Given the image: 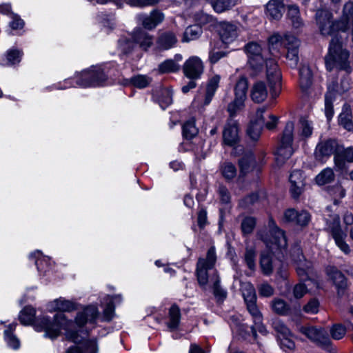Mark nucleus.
Wrapping results in <instances>:
<instances>
[{
	"mask_svg": "<svg viewBox=\"0 0 353 353\" xmlns=\"http://www.w3.org/2000/svg\"><path fill=\"white\" fill-rule=\"evenodd\" d=\"M315 16L319 32L324 37H339L338 32H345L350 28L353 34V3L344 5L340 21H334L332 14L326 10H318Z\"/></svg>",
	"mask_w": 353,
	"mask_h": 353,
	"instance_id": "obj_1",
	"label": "nucleus"
},
{
	"mask_svg": "<svg viewBox=\"0 0 353 353\" xmlns=\"http://www.w3.org/2000/svg\"><path fill=\"white\" fill-rule=\"evenodd\" d=\"M349 52L343 48L339 37L332 38L328 53L325 57L326 68L332 70L334 68L350 72Z\"/></svg>",
	"mask_w": 353,
	"mask_h": 353,
	"instance_id": "obj_2",
	"label": "nucleus"
},
{
	"mask_svg": "<svg viewBox=\"0 0 353 353\" xmlns=\"http://www.w3.org/2000/svg\"><path fill=\"white\" fill-rule=\"evenodd\" d=\"M72 321L66 319L64 314L57 313L52 321L47 317L39 319L35 324V327L38 331H44L45 336L50 339H55L59 334L61 330L69 329Z\"/></svg>",
	"mask_w": 353,
	"mask_h": 353,
	"instance_id": "obj_3",
	"label": "nucleus"
},
{
	"mask_svg": "<svg viewBox=\"0 0 353 353\" xmlns=\"http://www.w3.org/2000/svg\"><path fill=\"white\" fill-rule=\"evenodd\" d=\"M294 125L292 122L288 121L286 123L274 152L275 159L278 164H283L294 153Z\"/></svg>",
	"mask_w": 353,
	"mask_h": 353,
	"instance_id": "obj_4",
	"label": "nucleus"
},
{
	"mask_svg": "<svg viewBox=\"0 0 353 353\" xmlns=\"http://www.w3.org/2000/svg\"><path fill=\"white\" fill-rule=\"evenodd\" d=\"M301 333L307 337L321 348L331 352L333 350L332 341L327 330L322 327L303 326L299 329Z\"/></svg>",
	"mask_w": 353,
	"mask_h": 353,
	"instance_id": "obj_5",
	"label": "nucleus"
},
{
	"mask_svg": "<svg viewBox=\"0 0 353 353\" xmlns=\"http://www.w3.org/2000/svg\"><path fill=\"white\" fill-rule=\"evenodd\" d=\"M248 89V79L244 76L240 77L234 87V99L228 105L227 110L231 117H234L238 111L244 108Z\"/></svg>",
	"mask_w": 353,
	"mask_h": 353,
	"instance_id": "obj_6",
	"label": "nucleus"
},
{
	"mask_svg": "<svg viewBox=\"0 0 353 353\" xmlns=\"http://www.w3.org/2000/svg\"><path fill=\"white\" fill-rule=\"evenodd\" d=\"M216 256L214 247L207 252L206 258H199L196 264V276L200 285L205 286L209 281L208 271L212 270L216 263Z\"/></svg>",
	"mask_w": 353,
	"mask_h": 353,
	"instance_id": "obj_7",
	"label": "nucleus"
},
{
	"mask_svg": "<svg viewBox=\"0 0 353 353\" xmlns=\"http://www.w3.org/2000/svg\"><path fill=\"white\" fill-rule=\"evenodd\" d=\"M327 224L337 246L345 254H349L350 252V248L344 241L346 237V234L343 232L341 228L339 216L338 214L330 216L327 219Z\"/></svg>",
	"mask_w": 353,
	"mask_h": 353,
	"instance_id": "obj_8",
	"label": "nucleus"
},
{
	"mask_svg": "<svg viewBox=\"0 0 353 353\" xmlns=\"http://www.w3.org/2000/svg\"><path fill=\"white\" fill-rule=\"evenodd\" d=\"M266 76L273 97H276L281 88V73L276 63L273 59H267Z\"/></svg>",
	"mask_w": 353,
	"mask_h": 353,
	"instance_id": "obj_9",
	"label": "nucleus"
},
{
	"mask_svg": "<svg viewBox=\"0 0 353 353\" xmlns=\"http://www.w3.org/2000/svg\"><path fill=\"white\" fill-rule=\"evenodd\" d=\"M245 49L252 69L256 72L261 71L263 64L267 60L263 57V50L261 46L256 42H250L245 46Z\"/></svg>",
	"mask_w": 353,
	"mask_h": 353,
	"instance_id": "obj_10",
	"label": "nucleus"
},
{
	"mask_svg": "<svg viewBox=\"0 0 353 353\" xmlns=\"http://www.w3.org/2000/svg\"><path fill=\"white\" fill-rule=\"evenodd\" d=\"M183 70L186 77L190 79H197L203 74L204 65L199 57L194 56L185 61Z\"/></svg>",
	"mask_w": 353,
	"mask_h": 353,
	"instance_id": "obj_11",
	"label": "nucleus"
},
{
	"mask_svg": "<svg viewBox=\"0 0 353 353\" xmlns=\"http://www.w3.org/2000/svg\"><path fill=\"white\" fill-rule=\"evenodd\" d=\"M270 228V234L271 239L261 236L262 240L268 245L269 243L274 244L279 249H284L287 246V240L284 232L280 230L276 225L274 221L272 219L269 221L268 224Z\"/></svg>",
	"mask_w": 353,
	"mask_h": 353,
	"instance_id": "obj_12",
	"label": "nucleus"
},
{
	"mask_svg": "<svg viewBox=\"0 0 353 353\" xmlns=\"http://www.w3.org/2000/svg\"><path fill=\"white\" fill-rule=\"evenodd\" d=\"M245 303L249 313L254 319V325L251 327L254 338L256 337V331L263 334H266V328L262 323L263 316L256 305V300L249 301Z\"/></svg>",
	"mask_w": 353,
	"mask_h": 353,
	"instance_id": "obj_13",
	"label": "nucleus"
},
{
	"mask_svg": "<svg viewBox=\"0 0 353 353\" xmlns=\"http://www.w3.org/2000/svg\"><path fill=\"white\" fill-rule=\"evenodd\" d=\"M230 115L223 130V140L228 145H234L239 140V126L237 121Z\"/></svg>",
	"mask_w": 353,
	"mask_h": 353,
	"instance_id": "obj_14",
	"label": "nucleus"
},
{
	"mask_svg": "<svg viewBox=\"0 0 353 353\" xmlns=\"http://www.w3.org/2000/svg\"><path fill=\"white\" fill-rule=\"evenodd\" d=\"M326 272L329 279L335 285L338 295L340 296L343 295L347 288V281L344 274L333 266L328 267Z\"/></svg>",
	"mask_w": 353,
	"mask_h": 353,
	"instance_id": "obj_15",
	"label": "nucleus"
},
{
	"mask_svg": "<svg viewBox=\"0 0 353 353\" xmlns=\"http://www.w3.org/2000/svg\"><path fill=\"white\" fill-rule=\"evenodd\" d=\"M310 214L305 210L296 211L294 209H288L284 213V219L287 222L292 223L300 226H305L310 221Z\"/></svg>",
	"mask_w": 353,
	"mask_h": 353,
	"instance_id": "obj_16",
	"label": "nucleus"
},
{
	"mask_svg": "<svg viewBox=\"0 0 353 353\" xmlns=\"http://www.w3.org/2000/svg\"><path fill=\"white\" fill-rule=\"evenodd\" d=\"M239 28L233 23L223 22L219 26V34L225 43L232 42L238 36Z\"/></svg>",
	"mask_w": 353,
	"mask_h": 353,
	"instance_id": "obj_17",
	"label": "nucleus"
},
{
	"mask_svg": "<svg viewBox=\"0 0 353 353\" xmlns=\"http://www.w3.org/2000/svg\"><path fill=\"white\" fill-rule=\"evenodd\" d=\"M290 192L294 199H297L305 186L304 177L300 170L293 171L290 176Z\"/></svg>",
	"mask_w": 353,
	"mask_h": 353,
	"instance_id": "obj_18",
	"label": "nucleus"
},
{
	"mask_svg": "<svg viewBox=\"0 0 353 353\" xmlns=\"http://www.w3.org/2000/svg\"><path fill=\"white\" fill-rule=\"evenodd\" d=\"M268 95V91L265 83L262 81L254 83L251 88L250 96L255 103L264 101Z\"/></svg>",
	"mask_w": 353,
	"mask_h": 353,
	"instance_id": "obj_19",
	"label": "nucleus"
},
{
	"mask_svg": "<svg viewBox=\"0 0 353 353\" xmlns=\"http://www.w3.org/2000/svg\"><path fill=\"white\" fill-rule=\"evenodd\" d=\"M339 151V149L336 142L334 140H327L320 143L317 145L316 154L317 156L325 157H330L335 152H336V154H338Z\"/></svg>",
	"mask_w": 353,
	"mask_h": 353,
	"instance_id": "obj_20",
	"label": "nucleus"
},
{
	"mask_svg": "<svg viewBox=\"0 0 353 353\" xmlns=\"http://www.w3.org/2000/svg\"><path fill=\"white\" fill-rule=\"evenodd\" d=\"M284 11L283 0H270L266 5V13L274 19H279Z\"/></svg>",
	"mask_w": 353,
	"mask_h": 353,
	"instance_id": "obj_21",
	"label": "nucleus"
},
{
	"mask_svg": "<svg viewBox=\"0 0 353 353\" xmlns=\"http://www.w3.org/2000/svg\"><path fill=\"white\" fill-rule=\"evenodd\" d=\"M312 84V73L307 65H303L299 70V86L303 92H307Z\"/></svg>",
	"mask_w": 353,
	"mask_h": 353,
	"instance_id": "obj_22",
	"label": "nucleus"
},
{
	"mask_svg": "<svg viewBox=\"0 0 353 353\" xmlns=\"http://www.w3.org/2000/svg\"><path fill=\"white\" fill-rule=\"evenodd\" d=\"M163 14L158 10H153L150 15L142 18V24L145 28L152 30L163 20Z\"/></svg>",
	"mask_w": 353,
	"mask_h": 353,
	"instance_id": "obj_23",
	"label": "nucleus"
},
{
	"mask_svg": "<svg viewBox=\"0 0 353 353\" xmlns=\"http://www.w3.org/2000/svg\"><path fill=\"white\" fill-rule=\"evenodd\" d=\"M272 310L276 314L288 316L291 314L290 305L281 298H274L270 302Z\"/></svg>",
	"mask_w": 353,
	"mask_h": 353,
	"instance_id": "obj_24",
	"label": "nucleus"
},
{
	"mask_svg": "<svg viewBox=\"0 0 353 353\" xmlns=\"http://www.w3.org/2000/svg\"><path fill=\"white\" fill-rule=\"evenodd\" d=\"M177 39L173 32H166L159 37L157 43L159 48L168 50L173 47Z\"/></svg>",
	"mask_w": 353,
	"mask_h": 353,
	"instance_id": "obj_25",
	"label": "nucleus"
},
{
	"mask_svg": "<svg viewBox=\"0 0 353 353\" xmlns=\"http://www.w3.org/2000/svg\"><path fill=\"white\" fill-rule=\"evenodd\" d=\"M220 79V76L216 74L209 79L206 86L204 105H208L211 102L219 87Z\"/></svg>",
	"mask_w": 353,
	"mask_h": 353,
	"instance_id": "obj_26",
	"label": "nucleus"
},
{
	"mask_svg": "<svg viewBox=\"0 0 353 353\" xmlns=\"http://www.w3.org/2000/svg\"><path fill=\"white\" fill-rule=\"evenodd\" d=\"M240 0H212L211 5L217 13H222L232 9Z\"/></svg>",
	"mask_w": 353,
	"mask_h": 353,
	"instance_id": "obj_27",
	"label": "nucleus"
},
{
	"mask_svg": "<svg viewBox=\"0 0 353 353\" xmlns=\"http://www.w3.org/2000/svg\"><path fill=\"white\" fill-rule=\"evenodd\" d=\"M339 124L348 131L353 130L352 112L349 105H345L339 118Z\"/></svg>",
	"mask_w": 353,
	"mask_h": 353,
	"instance_id": "obj_28",
	"label": "nucleus"
},
{
	"mask_svg": "<svg viewBox=\"0 0 353 353\" xmlns=\"http://www.w3.org/2000/svg\"><path fill=\"white\" fill-rule=\"evenodd\" d=\"M288 18L290 20L292 25L295 28H299L303 25L302 19L300 17L299 9L297 6L292 5L288 7Z\"/></svg>",
	"mask_w": 353,
	"mask_h": 353,
	"instance_id": "obj_29",
	"label": "nucleus"
},
{
	"mask_svg": "<svg viewBox=\"0 0 353 353\" xmlns=\"http://www.w3.org/2000/svg\"><path fill=\"white\" fill-rule=\"evenodd\" d=\"M134 39L144 50L150 48L153 43L152 36L143 31L137 32L134 36Z\"/></svg>",
	"mask_w": 353,
	"mask_h": 353,
	"instance_id": "obj_30",
	"label": "nucleus"
},
{
	"mask_svg": "<svg viewBox=\"0 0 353 353\" xmlns=\"http://www.w3.org/2000/svg\"><path fill=\"white\" fill-rule=\"evenodd\" d=\"M260 267L263 273L265 275H270L272 272V254L270 252L261 253Z\"/></svg>",
	"mask_w": 353,
	"mask_h": 353,
	"instance_id": "obj_31",
	"label": "nucleus"
},
{
	"mask_svg": "<svg viewBox=\"0 0 353 353\" xmlns=\"http://www.w3.org/2000/svg\"><path fill=\"white\" fill-rule=\"evenodd\" d=\"M241 290L244 298L245 302L256 300L255 289L250 282H243L241 283Z\"/></svg>",
	"mask_w": 353,
	"mask_h": 353,
	"instance_id": "obj_32",
	"label": "nucleus"
},
{
	"mask_svg": "<svg viewBox=\"0 0 353 353\" xmlns=\"http://www.w3.org/2000/svg\"><path fill=\"white\" fill-rule=\"evenodd\" d=\"M301 262L296 265L297 274L303 281H311L309 279V275L312 273V263L306 260H302Z\"/></svg>",
	"mask_w": 353,
	"mask_h": 353,
	"instance_id": "obj_33",
	"label": "nucleus"
},
{
	"mask_svg": "<svg viewBox=\"0 0 353 353\" xmlns=\"http://www.w3.org/2000/svg\"><path fill=\"white\" fill-rule=\"evenodd\" d=\"M97 347L95 341H87L82 347H74L68 349L66 353H97Z\"/></svg>",
	"mask_w": 353,
	"mask_h": 353,
	"instance_id": "obj_34",
	"label": "nucleus"
},
{
	"mask_svg": "<svg viewBox=\"0 0 353 353\" xmlns=\"http://www.w3.org/2000/svg\"><path fill=\"white\" fill-rule=\"evenodd\" d=\"M241 172L243 174L248 172L255 163L253 154L249 153L243 157L239 161Z\"/></svg>",
	"mask_w": 353,
	"mask_h": 353,
	"instance_id": "obj_35",
	"label": "nucleus"
},
{
	"mask_svg": "<svg viewBox=\"0 0 353 353\" xmlns=\"http://www.w3.org/2000/svg\"><path fill=\"white\" fill-rule=\"evenodd\" d=\"M169 316L170 322L168 323V326L170 329H176L179 324L181 318L180 309L177 305H173L170 307Z\"/></svg>",
	"mask_w": 353,
	"mask_h": 353,
	"instance_id": "obj_36",
	"label": "nucleus"
},
{
	"mask_svg": "<svg viewBox=\"0 0 353 353\" xmlns=\"http://www.w3.org/2000/svg\"><path fill=\"white\" fill-rule=\"evenodd\" d=\"M210 281L213 282V292L214 295L219 300H223L226 297L227 292L220 286V279L216 274L214 272L211 276Z\"/></svg>",
	"mask_w": 353,
	"mask_h": 353,
	"instance_id": "obj_37",
	"label": "nucleus"
},
{
	"mask_svg": "<svg viewBox=\"0 0 353 353\" xmlns=\"http://www.w3.org/2000/svg\"><path fill=\"white\" fill-rule=\"evenodd\" d=\"M334 179L333 170L331 168H325L316 176V181L319 185H323L332 182Z\"/></svg>",
	"mask_w": 353,
	"mask_h": 353,
	"instance_id": "obj_38",
	"label": "nucleus"
},
{
	"mask_svg": "<svg viewBox=\"0 0 353 353\" xmlns=\"http://www.w3.org/2000/svg\"><path fill=\"white\" fill-rule=\"evenodd\" d=\"M256 223L255 218L252 216H245L243 218L241 224V228L243 235L250 234L256 226Z\"/></svg>",
	"mask_w": 353,
	"mask_h": 353,
	"instance_id": "obj_39",
	"label": "nucleus"
},
{
	"mask_svg": "<svg viewBox=\"0 0 353 353\" xmlns=\"http://www.w3.org/2000/svg\"><path fill=\"white\" fill-rule=\"evenodd\" d=\"M35 310L31 307H26L19 314V320L23 325H30L33 322Z\"/></svg>",
	"mask_w": 353,
	"mask_h": 353,
	"instance_id": "obj_40",
	"label": "nucleus"
},
{
	"mask_svg": "<svg viewBox=\"0 0 353 353\" xmlns=\"http://www.w3.org/2000/svg\"><path fill=\"white\" fill-rule=\"evenodd\" d=\"M272 327L275 332L278 334V338L279 339V336L284 337L286 336H292V333L288 329V327L285 325V323L279 320V319H275L272 322Z\"/></svg>",
	"mask_w": 353,
	"mask_h": 353,
	"instance_id": "obj_41",
	"label": "nucleus"
},
{
	"mask_svg": "<svg viewBox=\"0 0 353 353\" xmlns=\"http://www.w3.org/2000/svg\"><path fill=\"white\" fill-rule=\"evenodd\" d=\"M263 128V123L261 122L260 123H255L251 121L247 130L248 136L253 141H257L261 136Z\"/></svg>",
	"mask_w": 353,
	"mask_h": 353,
	"instance_id": "obj_42",
	"label": "nucleus"
},
{
	"mask_svg": "<svg viewBox=\"0 0 353 353\" xmlns=\"http://www.w3.org/2000/svg\"><path fill=\"white\" fill-rule=\"evenodd\" d=\"M179 65L172 59L165 61L159 66V70L161 73L176 72L179 70Z\"/></svg>",
	"mask_w": 353,
	"mask_h": 353,
	"instance_id": "obj_43",
	"label": "nucleus"
},
{
	"mask_svg": "<svg viewBox=\"0 0 353 353\" xmlns=\"http://www.w3.org/2000/svg\"><path fill=\"white\" fill-rule=\"evenodd\" d=\"M159 102L163 109H165L172 103V93L168 88H163L161 90V95L159 97Z\"/></svg>",
	"mask_w": 353,
	"mask_h": 353,
	"instance_id": "obj_44",
	"label": "nucleus"
},
{
	"mask_svg": "<svg viewBox=\"0 0 353 353\" xmlns=\"http://www.w3.org/2000/svg\"><path fill=\"white\" fill-rule=\"evenodd\" d=\"M283 46L289 50L299 49L300 46V41L294 36L290 34H285L283 35Z\"/></svg>",
	"mask_w": 353,
	"mask_h": 353,
	"instance_id": "obj_45",
	"label": "nucleus"
},
{
	"mask_svg": "<svg viewBox=\"0 0 353 353\" xmlns=\"http://www.w3.org/2000/svg\"><path fill=\"white\" fill-rule=\"evenodd\" d=\"M198 133L194 121H188L183 126V134L187 139H191Z\"/></svg>",
	"mask_w": 353,
	"mask_h": 353,
	"instance_id": "obj_46",
	"label": "nucleus"
},
{
	"mask_svg": "<svg viewBox=\"0 0 353 353\" xmlns=\"http://www.w3.org/2000/svg\"><path fill=\"white\" fill-rule=\"evenodd\" d=\"M151 78L145 75H137L130 79V83L138 88H144L151 82Z\"/></svg>",
	"mask_w": 353,
	"mask_h": 353,
	"instance_id": "obj_47",
	"label": "nucleus"
},
{
	"mask_svg": "<svg viewBox=\"0 0 353 353\" xmlns=\"http://www.w3.org/2000/svg\"><path fill=\"white\" fill-rule=\"evenodd\" d=\"M286 59L287 63L290 68H296L298 63L299 61V49L290 48L289 50H287Z\"/></svg>",
	"mask_w": 353,
	"mask_h": 353,
	"instance_id": "obj_48",
	"label": "nucleus"
},
{
	"mask_svg": "<svg viewBox=\"0 0 353 353\" xmlns=\"http://www.w3.org/2000/svg\"><path fill=\"white\" fill-rule=\"evenodd\" d=\"M256 252L254 248L247 247L244 255V261L248 268L251 270H255Z\"/></svg>",
	"mask_w": 353,
	"mask_h": 353,
	"instance_id": "obj_49",
	"label": "nucleus"
},
{
	"mask_svg": "<svg viewBox=\"0 0 353 353\" xmlns=\"http://www.w3.org/2000/svg\"><path fill=\"white\" fill-rule=\"evenodd\" d=\"M55 309L62 312H70L75 309L74 304L68 300L57 299L54 301Z\"/></svg>",
	"mask_w": 353,
	"mask_h": 353,
	"instance_id": "obj_50",
	"label": "nucleus"
},
{
	"mask_svg": "<svg viewBox=\"0 0 353 353\" xmlns=\"http://www.w3.org/2000/svg\"><path fill=\"white\" fill-rule=\"evenodd\" d=\"M300 135L303 138H307L310 137L313 130L311 123L305 118H301L300 119Z\"/></svg>",
	"mask_w": 353,
	"mask_h": 353,
	"instance_id": "obj_51",
	"label": "nucleus"
},
{
	"mask_svg": "<svg viewBox=\"0 0 353 353\" xmlns=\"http://www.w3.org/2000/svg\"><path fill=\"white\" fill-rule=\"evenodd\" d=\"M201 32V29L197 26L188 27L184 33V40L189 41L198 38Z\"/></svg>",
	"mask_w": 353,
	"mask_h": 353,
	"instance_id": "obj_52",
	"label": "nucleus"
},
{
	"mask_svg": "<svg viewBox=\"0 0 353 353\" xmlns=\"http://www.w3.org/2000/svg\"><path fill=\"white\" fill-rule=\"evenodd\" d=\"M330 332L333 339L340 340L345 335L346 329L341 324H335L330 328Z\"/></svg>",
	"mask_w": 353,
	"mask_h": 353,
	"instance_id": "obj_53",
	"label": "nucleus"
},
{
	"mask_svg": "<svg viewBox=\"0 0 353 353\" xmlns=\"http://www.w3.org/2000/svg\"><path fill=\"white\" fill-rule=\"evenodd\" d=\"M128 5L133 7L152 6L158 3L159 0H123Z\"/></svg>",
	"mask_w": 353,
	"mask_h": 353,
	"instance_id": "obj_54",
	"label": "nucleus"
},
{
	"mask_svg": "<svg viewBox=\"0 0 353 353\" xmlns=\"http://www.w3.org/2000/svg\"><path fill=\"white\" fill-rule=\"evenodd\" d=\"M221 172L223 176L227 179H233L236 174V169L235 166L229 162L223 163L221 167Z\"/></svg>",
	"mask_w": 353,
	"mask_h": 353,
	"instance_id": "obj_55",
	"label": "nucleus"
},
{
	"mask_svg": "<svg viewBox=\"0 0 353 353\" xmlns=\"http://www.w3.org/2000/svg\"><path fill=\"white\" fill-rule=\"evenodd\" d=\"M91 77H92V81L85 83H82V84H81V85L87 87V86L92 85V84H94L95 83H101L106 79L105 75L100 70H96L92 74H91Z\"/></svg>",
	"mask_w": 353,
	"mask_h": 353,
	"instance_id": "obj_56",
	"label": "nucleus"
},
{
	"mask_svg": "<svg viewBox=\"0 0 353 353\" xmlns=\"http://www.w3.org/2000/svg\"><path fill=\"white\" fill-rule=\"evenodd\" d=\"M259 294L261 296L270 297L274 293V290L268 283H263L257 286Z\"/></svg>",
	"mask_w": 353,
	"mask_h": 353,
	"instance_id": "obj_57",
	"label": "nucleus"
},
{
	"mask_svg": "<svg viewBox=\"0 0 353 353\" xmlns=\"http://www.w3.org/2000/svg\"><path fill=\"white\" fill-rule=\"evenodd\" d=\"M134 43L126 38H121L119 40V48L124 54L130 52L134 48Z\"/></svg>",
	"mask_w": 353,
	"mask_h": 353,
	"instance_id": "obj_58",
	"label": "nucleus"
},
{
	"mask_svg": "<svg viewBox=\"0 0 353 353\" xmlns=\"http://www.w3.org/2000/svg\"><path fill=\"white\" fill-rule=\"evenodd\" d=\"M341 157L348 162L353 161V148L350 147L339 151V154L335 156V161L337 162L338 158Z\"/></svg>",
	"mask_w": 353,
	"mask_h": 353,
	"instance_id": "obj_59",
	"label": "nucleus"
},
{
	"mask_svg": "<svg viewBox=\"0 0 353 353\" xmlns=\"http://www.w3.org/2000/svg\"><path fill=\"white\" fill-rule=\"evenodd\" d=\"M307 292V285L304 283L296 284L293 289V294L296 299L302 298Z\"/></svg>",
	"mask_w": 353,
	"mask_h": 353,
	"instance_id": "obj_60",
	"label": "nucleus"
},
{
	"mask_svg": "<svg viewBox=\"0 0 353 353\" xmlns=\"http://www.w3.org/2000/svg\"><path fill=\"white\" fill-rule=\"evenodd\" d=\"M292 336H286L281 337L279 336V340L280 341L281 347L283 349H287L290 350H293L295 348V343L290 338Z\"/></svg>",
	"mask_w": 353,
	"mask_h": 353,
	"instance_id": "obj_61",
	"label": "nucleus"
},
{
	"mask_svg": "<svg viewBox=\"0 0 353 353\" xmlns=\"http://www.w3.org/2000/svg\"><path fill=\"white\" fill-rule=\"evenodd\" d=\"M21 53L17 50H10L7 53V60L10 64L19 63L21 60Z\"/></svg>",
	"mask_w": 353,
	"mask_h": 353,
	"instance_id": "obj_62",
	"label": "nucleus"
},
{
	"mask_svg": "<svg viewBox=\"0 0 353 353\" xmlns=\"http://www.w3.org/2000/svg\"><path fill=\"white\" fill-rule=\"evenodd\" d=\"M5 337L8 345L13 349H17L19 347V341L9 330H5Z\"/></svg>",
	"mask_w": 353,
	"mask_h": 353,
	"instance_id": "obj_63",
	"label": "nucleus"
},
{
	"mask_svg": "<svg viewBox=\"0 0 353 353\" xmlns=\"http://www.w3.org/2000/svg\"><path fill=\"white\" fill-rule=\"evenodd\" d=\"M303 310L308 314H316L319 311V302L316 299L310 300L303 307Z\"/></svg>",
	"mask_w": 353,
	"mask_h": 353,
	"instance_id": "obj_64",
	"label": "nucleus"
}]
</instances>
